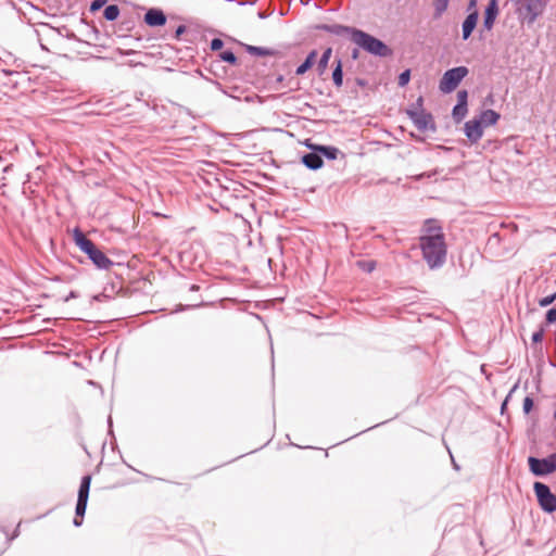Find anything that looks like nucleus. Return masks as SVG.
I'll return each mask as SVG.
<instances>
[{"label":"nucleus","instance_id":"obj_42","mask_svg":"<svg viewBox=\"0 0 556 556\" xmlns=\"http://www.w3.org/2000/svg\"><path fill=\"white\" fill-rule=\"evenodd\" d=\"M76 296H77V295H76V293H75L74 291H72V292L68 294V296L65 299V301H68L70 299H74V298H76Z\"/></svg>","mask_w":556,"mask_h":556},{"label":"nucleus","instance_id":"obj_45","mask_svg":"<svg viewBox=\"0 0 556 556\" xmlns=\"http://www.w3.org/2000/svg\"><path fill=\"white\" fill-rule=\"evenodd\" d=\"M372 269H374V264H368V265H367V270H368V271H371Z\"/></svg>","mask_w":556,"mask_h":556},{"label":"nucleus","instance_id":"obj_48","mask_svg":"<svg viewBox=\"0 0 556 556\" xmlns=\"http://www.w3.org/2000/svg\"><path fill=\"white\" fill-rule=\"evenodd\" d=\"M554 418H555V420H556V410L554 412Z\"/></svg>","mask_w":556,"mask_h":556},{"label":"nucleus","instance_id":"obj_5","mask_svg":"<svg viewBox=\"0 0 556 556\" xmlns=\"http://www.w3.org/2000/svg\"><path fill=\"white\" fill-rule=\"evenodd\" d=\"M468 68L466 66H457L451 70H447L439 84V89L443 93H450L454 91L460 81L468 75Z\"/></svg>","mask_w":556,"mask_h":556},{"label":"nucleus","instance_id":"obj_25","mask_svg":"<svg viewBox=\"0 0 556 556\" xmlns=\"http://www.w3.org/2000/svg\"><path fill=\"white\" fill-rule=\"evenodd\" d=\"M467 112H468L467 106L456 104L452 111L454 121L456 123H459L460 121H463L465 118Z\"/></svg>","mask_w":556,"mask_h":556},{"label":"nucleus","instance_id":"obj_41","mask_svg":"<svg viewBox=\"0 0 556 556\" xmlns=\"http://www.w3.org/2000/svg\"><path fill=\"white\" fill-rule=\"evenodd\" d=\"M122 55H130V54H134L135 51L134 50H125V51H121L119 52Z\"/></svg>","mask_w":556,"mask_h":556},{"label":"nucleus","instance_id":"obj_38","mask_svg":"<svg viewBox=\"0 0 556 556\" xmlns=\"http://www.w3.org/2000/svg\"><path fill=\"white\" fill-rule=\"evenodd\" d=\"M498 242H500V236L497 233H494L489 238L488 244L491 245V244L498 243Z\"/></svg>","mask_w":556,"mask_h":556},{"label":"nucleus","instance_id":"obj_28","mask_svg":"<svg viewBox=\"0 0 556 556\" xmlns=\"http://www.w3.org/2000/svg\"><path fill=\"white\" fill-rule=\"evenodd\" d=\"M555 300H556V292L540 299L539 305L541 307H546V306L551 305Z\"/></svg>","mask_w":556,"mask_h":556},{"label":"nucleus","instance_id":"obj_46","mask_svg":"<svg viewBox=\"0 0 556 556\" xmlns=\"http://www.w3.org/2000/svg\"><path fill=\"white\" fill-rule=\"evenodd\" d=\"M258 16H260L261 18H265V14H264V13H262V12H260V13H258Z\"/></svg>","mask_w":556,"mask_h":556},{"label":"nucleus","instance_id":"obj_43","mask_svg":"<svg viewBox=\"0 0 556 556\" xmlns=\"http://www.w3.org/2000/svg\"><path fill=\"white\" fill-rule=\"evenodd\" d=\"M357 56H358V51L355 49V50L353 51V53H352V58H353V59H357Z\"/></svg>","mask_w":556,"mask_h":556},{"label":"nucleus","instance_id":"obj_7","mask_svg":"<svg viewBox=\"0 0 556 556\" xmlns=\"http://www.w3.org/2000/svg\"><path fill=\"white\" fill-rule=\"evenodd\" d=\"M530 471L536 477H544L556 471V452L545 458L530 456L528 458Z\"/></svg>","mask_w":556,"mask_h":556},{"label":"nucleus","instance_id":"obj_34","mask_svg":"<svg viewBox=\"0 0 556 556\" xmlns=\"http://www.w3.org/2000/svg\"><path fill=\"white\" fill-rule=\"evenodd\" d=\"M543 337H544V330L541 328L540 330L533 332L532 341L534 343H540L543 340Z\"/></svg>","mask_w":556,"mask_h":556},{"label":"nucleus","instance_id":"obj_17","mask_svg":"<svg viewBox=\"0 0 556 556\" xmlns=\"http://www.w3.org/2000/svg\"><path fill=\"white\" fill-rule=\"evenodd\" d=\"M316 56H317V51L316 50L311 51L308 53V55L306 56L305 61L301 65L298 66L295 74L296 75L305 74L313 66Z\"/></svg>","mask_w":556,"mask_h":556},{"label":"nucleus","instance_id":"obj_6","mask_svg":"<svg viewBox=\"0 0 556 556\" xmlns=\"http://www.w3.org/2000/svg\"><path fill=\"white\" fill-rule=\"evenodd\" d=\"M23 61L9 54L8 60L0 62V73L8 77V81L4 84L16 86L18 84L17 78L23 75Z\"/></svg>","mask_w":556,"mask_h":556},{"label":"nucleus","instance_id":"obj_47","mask_svg":"<svg viewBox=\"0 0 556 556\" xmlns=\"http://www.w3.org/2000/svg\"><path fill=\"white\" fill-rule=\"evenodd\" d=\"M15 536H17V530L15 531V533H14V535L11 538V540H12V539H14Z\"/></svg>","mask_w":556,"mask_h":556},{"label":"nucleus","instance_id":"obj_18","mask_svg":"<svg viewBox=\"0 0 556 556\" xmlns=\"http://www.w3.org/2000/svg\"><path fill=\"white\" fill-rule=\"evenodd\" d=\"M316 151L319 152L321 157L325 156L328 160H336L340 153V150L332 146H317Z\"/></svg>","mask_w":556,"mask_h":556},{"label":"nucleus","instance_id":"obj_13","mask_svg":"<svg viewBox=\"0 0 556 556\" xmlns=\"http://www.w3.org/2000/svg\"><path fill=\"white\" fill-rule=\"evenodd\" d=\"M321 30H325L329 34L336 36L350 35V39L353 41L354 31H357V28L344 26L340 24H324L318 27Z\"/></svg>","mask_w":556,"mask_h":556},{"label":"nucleus","instance_id":"obj_27","mask_svg":"<svg viewBox=\"0 0 556 556\" xmlns=\"http://www.w3.org/2000/svg\"><path fill=\"white\" fill-rule=\"evenodd\" d=\"M219 58L224 62H227L230 64H236V62H237V58H236L235 53L230 50H225V51L220 52Z\"/></svg>","mask_w":556,"mask_h":556},{"label":"nucleus","instance_id":"obj_8","mask_svg":"<svg viewBox=\"0 0 556 556\" xmlns=\"http://www.w3.org/2000/svg\"><path fill=\"white\" fill-rule=\"evenodd\" d=\"M533 490L539 505L546 513L556 510V495L552 493L549 486L543 482H534Z\"/></svg>","mask_w":556,"mask_h":556},{"label":"nucleus","instance_id":"obj_11","mask_svg":"<svg viewBox=\"0 0 556 556\" xmlns=\"http://www.w3.org/2000/svg\"><path fill=\"white\" fill-rule=\"evenodd\" d=\"M498 1L497 0H490L485 11H484V18H483V27L486 30H491L494 26L495 20L498 15Z\"/></svg>","mask_w":556,"mask_h":556},{"label":"nucleus","instance_id":"obj_44","mask_svg":"<svg viewBox=\"0 0 556 556\" xmlns=\"http://www.w3.org/2000/svg\"><path fill=\"white\" fill-rule=\"evenodd\" d=\"M198 289H199V287H198L197 285H192V286L190 287V290H191V291H197Z\"/></svg>","mask_w":556,"mask_h":556},{"label":"nucleus","instance_id":"obj_16","mask_svg":"<svg viewBox=\"0 0 556 556\" xmlns=\"http://www.w3.org/2000/svg\"><path fill=\"white\" fill-rule=\"evenodd\" d=\"M501 115L495 112L494 110H484L483 112H481L479 118H477L478 121H481V126H492V125H495L497 123V121L500 119Z\"/></svg>","mask_w":556,"mask_h":556},{"label":"nucleus","instance_id":"obj_9","mask_svg":"<svg viewBox=\"0 0 556 556\" xmlns=\"http://www.w3.org/2000/svg\"><path fill=\"white\" fill-rule=\"evenodd\" d=\"M407 115L419 130H435V125L432 115L430 113L425 112L422 109L407 110Z\"/></svg>","mask_w":556,"mask_h":556},{"label":"nucleus","instance_id":"obj_22","mask_svg":"<svg viewBox=\"0 0 556 556\" xmlns=\"http://www.w3.org/2000/svg\"><path fill=\"white\" fill-rule=\"evenodd\" d=\"M247 51L252 55L257 56H267V55H275L276 52L271 49L263 48V47H255V46H247Z\"/></svg>","mask_w":556,"mask_h":556},{"label":"nucleus","instance_id":"obj_40","mask_svg":"<svg viewBox=\"0 0 556 556\" xmlns=\"http://www.w3.org/2000/svg\"><path fill=\"white\" fill-rule=\"evenodd\" d=\"M73 523H74V526H75V527H79V526H81V523H83V519H81V518L79 519V517H77V516H76V517L74 518Z\"/></svg>","mask_w":556,"mask_h":556},{"label":"nucleus","instance_id":"obj_1","mask_svg":"<svg viewBox=\"0 0 556 556\" xmlns=\"http://www.w3.org/2000/svg\"><path fill=\"white\" fill-rule=\"evenodd\" d=\"M422 257L430 269L441 268L447 254L445 237L442 227L434 219H427L419 238Z\"/></svg>","mask_w":556,"mask_h":556},{"label":"nucleus","instance_id":"obj_2","mask_svg":"<svg viewBox=\"0 0 556 556\" xmlns=\"http://www.w3.org/2000/svg\"><path fill=\"white\" fill-rule=\"evenodd\" d=\"M73 236L76 245L88 255L98 268L109 269L113 265V262L81 230L76 228Z\"/></svg>","mask_w":556,"mask_h":556},{"label":"nucleus","instance_id":"obj_26","mask_svg":"<svg viewBox=\"0 0 556 556\" xmlns=\"http://www.w3.org/2000/svg\"><path fill=\"white\" fill-rule=\"evenodd\" d=\"M88 500L77 498L75 514L77 517L83 518L86 514Z\"/></svg>","mask_w":556,"mask_h":556},{"label":"nucleus","instance_id":"obj_33","mask_svg":"<svg viewBox=\"0 0 556 556\" xmlns=\"http://www.w3.org/2000/svg\"><path fill=\"white\" fill-rule=\"evenodd\" d=\"M546 321L548 324L556 323V308H551V309L547 311V313H546Z\"/></svg>","mask_w":556,"mask_h":556},{"label":"nucleus","instance_id":"obj_36","mask_svg":"<svg viewBox=\"0 0 556 556\" xmlns=\"http://www.w3.org/2000/svg\"><path fill=\"white\" fill-rule=\"evenodd\" d=\"M186 31V26L185 25H179L176 30H175V35H174V38L175 39H179L180 36Z\"/></svg>","mask_w":556,"mask_h":556},{"label":"nucleus","instance_id":"obj_29","mask_svg":"<svg viewBox=\"0 0 556 556\" xmlns=\"http://www.w3.org/2000/svg\"><path fill=\"white\" fill-rule=\"evenodd\" d=\"M410 78V72L409 70H406L402 72L399 76V86L404 87L408 84Z\"/></svg>","mask_w":556,"mask_h":556},{"label":"nucleus","instance_id":"obj_35","mask_svg":"<svg viewBox=\"0 0 556 556\" xmlns=\"http://www.w3.org/2000/svg\"><path fill=\"white\" fill-rule=\"evenodd\" d=\"M104 3H105V0H93L90 5V10L92 12L100 10L104 5Z\"/></svg>","mask_w":556,"mask_h":556},{"label":"nucleus","instance_id":"obj_15","mask_svg":"<svg viewBox=\"0 0 556 556\" xmlns=\"http://www.w3.org/2000/svg\"><path fill=\"white\" fill-rule=\"evenodd\" d=\"M302 163L312 170L319 169L324 165V160L316 148L313 152L306 153L302 156Z\"/></svg>","mask_w":556,"mask_h":556},{"label":"nucleus","instance_id":"obj_3","mask_svg":"<svg viewBox=\"0 0 556 556\" xmlns=\"http://www.w3.org/2000/svg\"><path fill=\"white\" fill-rule=\"evenodd\" d=\"M353 42L375 56L387 58L392 54V50L382 40L361 29L354 31Z\"/></svg>","mask_w":556,"mask_h":556},{"label":"nucleus","instance_id":"obj_4","mask_svg":"<svg viewBox=\"0 0 556 556\" xmlns=\"http://www.w3.org/2000/svg\"><path fill=\"white\" fill-rule=\"evenodd\" d=\"M516 4V13L522 24L531 26L543 13L549 0H510Z\"/></svg>","mask_w":556,"mask_h":556},{"label":"nucleus","instance_id":"obj_21","mask_svg":"<svg viewBox=\"0 0 556 556\" xmlns=\"http://www.w3.org/2000/svg\"><path fill=\"white\" fill-rule=\"evenodd\" d=\"M450 0H432L434 9L433 17L440 18L448 8Z\"/></svg>","mask_w":556,"mask_h":556},{"label":"nucleus","instance_id":"obj_37","mask_svg":"<svg viewBox=\"0 0 556 556\" xmlns=\"http://www.w3.org/2000/svg\"><path fill=\"white\" fill-rule=\"evenodd\" d=\"M517 388H518V384L516 383V384L511 388V390H510L509 394L507 395V397L505 399V401L503 402V404H502V406H501V410H502V413H503V412H504V409L506 408V405H507V402H508L509 396L511 395V393H513V392H515V391H516V389H517Z\"/></svg>","mask_w":556,"mask_h":556},{"label":"nucleus","instance_id":"obj_19","mask_svg":"<svg viewBox=\"0 0 556 556\" xmlns=\"http://www.w3.org/2000/svg\"><path fill=\"white\" fill-rule=\"evenodd\" d=\"M331 54H332V49L331 48H327L323 52V54H321V56H320V59H319V61L317 63V71H318L319 75H323L325 73V71L327 70L329 60L331 58Z\"/></svg>","mask_w":556,"mask_h":556},{"label":"nucleus","instance_id":"obj_32","mask_svg":"<svg viewBox=\"0 0 556 556\" xmlns=\"http://www.w3.org/2000/svg\"><path fill=\"white\" fill-rule=\"evenodd\" d=\"M223 46H224V42H223V40H222V39H219V38H214V39H212V41H211V49H212L213 51L220 50V49L223 48Z\"/></svg>","mask_w":556,"mask_h":556},{"label":"nucleus","instance_id":"obj_12","mask_svg":"<svg viewBox=\"0 0 556 556\" xmlns=\"http://www.w3.org/2000/svg\"><path fill=\"white\" fill-rule=\"evenodd\" d=\"M166 15L160 9H149L144 14V23L150 27L163 26L166 23Z\"/></svg>","mask_w":556,"mask_h":556},{"label":"nucleus","instance_id":"obj_20","mask_svg":"<svg viewBox=\"0 0 556 556\" xmlns=\"http://www.w3.org/2000/svg\"><path fill=\"white\" fill-rule=\"evenodd\" d=\"M90 484H91V476H88V475L84 476L80 481L77 498L88 500Z\"/></svg>","mask_w":556,"mask_h":556},{"label":"nucleus","instance_id":"obj_10","mask_svg":"<svg viewBox=\"0 0 556 556\" xmlns=\"http://www.w3.org/2000/svg\"><path fill=\"white\" fill-rule=\"evenodd\" d=\"M464 130L468 140L472 143L478 142L483 136V127L481 126V121H478L477 118L466 122Z\"/></svg>","mask_w":556,"mask_h":556},{"label":"nucleus","instance_id":"obj_23","mask_svg":"<svg viewBox=\"0 0 556 556\" xmlns=\"http://www.w3.org/2000/svg\"><path fill=\"white\" fill-rule=\"evenodd\" d=\"M332 80L337 87H341L343 84L342 62L340 59L337 60V65L333 68Z\"/></svg>","mask_w":556,"mask_h":556},{"label":"nucleus","instance_id":"obj_14","mask_svg":"<svg viewBox=\"0 0 556 556\" xmlns=\"http://www.w3.org/2000/svg\"><path fill=\"white\" fill-rule=\"evenodd\" d=\"M478 18L479 13L477 10L469 11V14L467 15L462 25V37L464 40H467L471 36L473 29L477 26Z\"/></svg>","mask_w":556,"mask_h":556},{"label":"nucleus","instance_id":"obj_24","mask_svg":"<svg viewBox=\"0 0 556 556\" xmlns=\"http://www.w3.org/2000/svg\"><path fill=\"white\" fill-rule=\"evenodd\" d=\"M119 15V8L116 4H110L105 7L103 16L108 21H115Z\"/></svg>","mask_w":556,"mask_h":556},{"label":"nucleus","instance_id":"obj_31","mask_svg":"<svg viewBox=\"0 0 556 556\" xmlns=\"http://www.w3.org/2000/svg\"><path fill=\"white\" fill-rule=\"evenodd\" d=\"M533 407V400L530 396H526L523 400V413L529 414Z\"/></svg>","mask_w":556,"mask_h":556},{"label":"nucleus","instance_id":"obj_39","mask_svg":"<svg viewBox=\"0 0 556 556\" xmlns=\"http://www.w3.org/2000/svg\"><path fill=\"white\" fill-rule=\"evenodd\" d=\"M476 5H477V0H469L467 10L473 11V10H476Z\"/></svg>","mask_w":556,"mask_h":556},{"label":"nucleus","instance_id":"obj_30","mask_svg":"<svg viewBox=\"0 0 556 556\" xmlns=\"http://www.w3.org/2000/svg\"><path fill=\"white\" fill-rule=\"evenodd\" d=\"M468 92L466 90H459L457 92V104L467 106Z\"/></svg>","mask_w":556,"mask_h":556}]
</instances>
